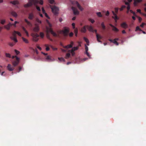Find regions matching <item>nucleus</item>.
<instances>
[{
    "instance_id": "1",
    "label": "nucleus",
    "mask_w": 146,
    "mask_h": 146,
    "mask_svg": "<svg viewBox=\"0 0 146 146\" xmlns=\"http://www.w3.org/2000/svg\"><path fill=\"white\" fill-rule=\"evenodd\" d=\"M48 24L49 25V27H46V32L47 33H50L53 36H56V33L53 31L51 28V27H52V25L51 23H48Z\"/></svg>"
},
{
    "instance_id": "2",
    "label": "nucleus",
    "mask_w": 146,
    "mask_h": 146,
    "mask_svg": "<svg viewBox=\"0 0 146 146\" xmlns=\"http://www.w3.org/2000/svg\"><path fill=\"white\" fill-rule=\"evenodd\" d=\"M52 12L53 13L54 15H57L58 14V12L59 11L58 7H56L55 6H54L53 7H51Z\"/></svg>"
},
{
    "instance_id": "3",
    "label": "nucleus",
    "mask_w": 146,
    "mask_h": 146,
    "mask_svg": "<svg viewBox=\"0 0 146 146\" xmlns=\"http://www.w3.org/2000/svg\"><path fill=\"white\" fill-rule=\"evenodd\" d=\"M31 36L33 38V41L36 42L38 40V37H39V36L37 33L32 34L31 35Z\"/></svg>"
},
{
    "instance_id": "4",
    "label": "nucleus",
    "mask_w": 146,
    "mask_h": 146,
    "mask_svg": "<svg viewBox=\"0 0 146 146\" xmlns=\"http://www.w3.org/2000/svg\"><path fill=\"white\" fill-rule=\"evenodd\" d=\"M46 60L47 62H52L55 60L54 59H52L51 57L49 55H48L46 58Z\"/></svg>"
},
{
    "instance_id": "5",
    "label": "nucleus",
    "mask_w": 146,
    "mask_h": 146,
    "mask_svg": "<svg viewBox=\"0 0 146 146\" xmlns=\"http://www.w3.org/2000/svg\"><path fill=\"white\" fill-rule=\"evenodd\" d=\"M72 9L74 15H76L79 14V11L76 8L74 7H72Z\"/></svg>"
},
{
    "instance_id": "6",
    "label": "nucleus",
    "mask_w": 146,
    "mask_h": 146,
    "mask_svg": "<svg viewBox=\"0 0 146 146\" xmlns=\"http://www.w3.org/2000/svg\"><path fill=\"white\" fill-rule=\"evenodd\" d=\"M69 32V30L67 29H65L62 31L63 34L64 36H66Z\"/></svg>"
},
{
    "instance_id": "7",
    "label": "nucleus",
    "mask_w": 146,
    "mask_h": 146,
    "mask_svg": "<svg viewBox=\"0 0 146 146\" xmlns=\"http://www.w3.org/2000/svg\"><path fill=\"white\" fill-rule=\"evenodd\" d=\"M33 5V4H32V2L29 1L28 3L24 5V7L25 8H27L32 6Z\"/></svg>"
},
{
    "instance_id": "8",
    "label": "nucleus",
    "mask_w": 146,
    "mask_h": 146,
    "mask_svg": "<svg viewBox=\"0 0 146 146\" xmlns=\"http://www.w3.org/2000/svg\"><path fill=\"white\" fill-rule=\"evenodd\" d=\"M34 18V15L33 13H31L29 14L28 18L29 20H32Z\"/></svg>"
},
{
    "instance_id": "9",
    "label": "nucleus",
    "mask_w": 146,
    "mask_h": 146,
    "mask_svg": "<svg viewBox=\"0 0 146 146\" xmlns=\"http://www.w3.org/2000/svg\"><path fill=\"white\" fill-rule=\"evenodd\" d=\"M86 26V27H87V28H88V30L89 31H90V32H92V33H93L94 32V31L93 30V28L91 26H88V25H86L85 26Z\"/></svg>"
},
{
    "instance_id": "10",
    "label": "nucleus",
    "mask_w": 146,
    "mask_h": 146,
    "mask_svg": "<svg viewBox=\"0 0 146 146\" xmlns=\"http://www.w3.org/2000/svg\"><path fill=\"white\" fill-rule=\"evenodd\" d=\"M12 25H13L10 22L7 25L4 26V28H5V29H7V30H9V29H10V27L12 26Z\"/></svg>"
},
{
    "instance_id": "11",
    "label": "nucleus",
    "mask_w": 146,
    "mask_h": 146,
    "mask_svg": "<svg viewBox=\"0 0 146 146\" xmlns=\"http://www.w3.org/2000/svg\"><path fill=\"white\" fill-rule=\"evenodd\" d=\"M121 27L125 29L127 28L128 26L125 22H123L121 23Z\"/></svg>"
},
{
    "instance_id": "12",
    "label": "nucleus",
    "mask_w": 146,
    "mask_h": 146,
    "mask_svg": "<svg viewBox=\"0 0 146 146\" xmlns=\"http://www.w3.org/2000/svg\"><path fill=\"white\" fill-rule=\"evenodd\" d=\"M96 37H97V41H98V42L102 43L101 41L99 39V38H102V36L98 35V33H97V34H96Z\"/></svg>"
},
{
    "instance_id": "13",
    "label": "nucleus",
    "mask_w": 146,
    "mask_h": 146,
    "mask_svg": "<svg viewBox=\"0 0 146 146\" xmlns=\"http://www.w3.org/2000/svg\"><path fill=\"white\" fill-rule=\"evenodd\" d=\"M112 13H113V15L114 16V17L113 16L112 18L114 19L115 21V22H116L117 20L118 19V17L115 14L113 11H112Z\"/></svg>"
},
{
    "instance_id": "14",
    "label": "nucleus",
    "mask_w": 146,
    "mask_h": 146,
    "mask_svg": "<svg viewBox=\"0 0 146 146\" xmlns=\"http://www.w3.org/2000/svg\"><path fill=\"white\" fill-rule=\"evenodd\" d=\"M110 27H111L113 28V31H115V32H118V29L116 28V27H115L113 25L111 24H110Z\"/></svg>"
},
{
    "instance_id": "15",
    "label": "nucleus",
    "mask_w": 146,
    "mask_h": 146,
    "mask_svg": "<svg viewBox=\"0 0 146 146\" xmlns=\"http://www.w3.org/2000/svg\"><path fill=\"white\" fill-rule=\"evenodd\" d=\"M33 31L35 32H38L39 31V26L37 25H36V26L34 27L33 28Z\"/></svg>"
},
{
    "instance_id": "16",
    "label": "nucleus",
    "mask_w": 146,
    "mask_h": 146,
    "mask_svg": "<svg viewBox=\"0 0 146 146\" xmlns=\"http://www.w3.org/2000/svg\"><path fill=\"white\" fill-rule=\"evenodd\" d=\"M10 3L14 5H19V1L17 0H14L13 1H10Z\"/></svg>"
},
{
    "instance_id": "17",
    "label": "nucleus",
    "mask_w": 146,
    "mask_h": 146,
    "mask_svg": "<svg viewBox=\"0 0 146 146\" xmlns=\"http://www.w3.org/2000/svg\"><path fill=\"white\" fill-rule=\"evenodd\" d=\"M19 62V61H14L12 62L13 66V67H15L18 65Z\"/></svg>"
},
{
    "instance_id": "18",
    "label": "nucleus",
    "mask_w": 146,
    "mask_h": 146,
    "mask_svg": "<svg viewBox=\"0 0 146 146\" xmlns=\"http://www.w3.org/2000/svg\"><path fill=\"white\" fill-rule=\"evenodd\" d=\"M7 68L8 70L10 71H13V69L11 67V65L10 64H8Z\"/></svg>"
},
{
    "instance_id": "19",
    "label": "nucleus",
    "mask_w": 146,
    "mask_h": 146,
    "mask_svg": "<svg viewBox=\"0 0 146 146\" xmlns=\"http://www.w3.org/2000/svg\"><path fill=\"white\" fill-rule=\"evenodd\" d=\"M11 15L15 18L17 17L18 16L16 12L14 11H13L11 12Z\"/></svg>"
},
{
    "instance_id": "20",
    "label": "nucleus",
    "mask_w": 146,
    "mask_h": 146,
    "mask_svg": "<svg viewBox=\"0 0 146 146\" xmlns=\"http://www.w3.org/2000/svg\"><path fill=\"white\" fill-rule=\"evenodd\" d=\"M78 47H74L72 48V49H71V50H69L68 51L74 52L78 50Z\"/></svg>"
},
{
    "instance_id": "21",
    "label": "nucleus",
    "mask_w": 146,
    "mask_h": 146,
    "mask_svg": "<svg viewBox=\"0 0 146 146\" xmlns=\"http://www.w3.org/2000/svg\"><path fill=\"white\" fill-rule=\"evenodd\" d=\"M86 27L85 26H84L82 28V29H81V30H80L81 32L84 33H85L86 31Z\"/></svg>"
},
{
    "instance_id": "22",
    "label": "nucleus",
    "mask_w": 146,
    "mask_h": 146,
    "mask_svg": "<svg viewBox=\"0 0 146 146\" xmlns=\"http://www.w3.org/2000/svg\"><path fill=\"white\" fill-rule=\"evenodd\" d=\"M134 1V5L135 6H136L137 5V3H139L141 2L142 0H133Z\"/></svg>"
},
{
    "instance_id": "23",
    "label": "nucleus",
    "mask_w": 146,
    "mask_h": 146,
    "mask_svg": "<svg viewBox=\"0 0 146 146\" xmlns=\"http://www.w3.org/2000/svg\"><path fill=\"white\" fill-rule=\"evenodd\" d=\"M31 1L32 2L33 4H34V5L35 6L37 5V4L39 3V1L38 0H33Z\"/></svg>"
},
{
    "instance_id": "24",
    "label": "nucleus",
    "mask_w": 146,
    "mask_h": 146,
    "mask_svg": "<svg viewBox=\"0 0 146 146\" xmlns=\"http://www.w3.org/2000/svg\"><path fill=\"white\" fill-rule=\"evenodd\" d=\"M72 46H73L71 45H68L65 46H63V47L64 48L68 49L73 48Z\"/></svg>"
},
{
    "instance_id": "25",
    "label": "nucleus",
    "mask_w": 146,
    "mask_h": 146,
    "mask_svg": "<svg viewBox=\"0 0 146 146\" xmlns=\"http://www.w3.org/2000/svg\"><path fill=\"white\" fill-rule=\"evenodd\" d=\"M76 5H77V7H78V8L81 11H82L83 10V9L82 7L80 6L79 3L77 2V3H76Z\"/></svg>"
},
{
    "instance_id": "26",
    "label": "nucleus",
    "mask_w": 146,
    "mask_h": 146,
    "mask_svg": "<svg viewBox=\"0 0 146 146\" xmlns=\"http://www.w3.org/2000/svg\"><path fill=\"white\" fill-rule=\"evenodd\" d=\"M70 57V53H68L66 54V55H65V58L66 59H68V58Z\"/></svg>"
},
{
    "instance_id": "27",
    "label": "nucleus",
    "mask_w": 146,
    "mask_h": 146,
    "mask_svg": "<svg viewBox=\"0 0 146 146\" xmlns=\"http://www.w3.org/2000/svg\"><path fill=\"white\" fill-rule=\"evenodd\" d=\"M10 39H11L12 40H13L14 41H15V42H16L18 41H17V39L15 37H13L12 36H10Z\"/></svg>"
},
{
    "instance_id": "28",
    "label": "nucleus",
    "mask_w": 146,
    "mask_h": 146,
    "mask_svg": "<svg viewBox=\"0 0 146 146\" xmlns=\"http://www.w3.org/2000/svg\"><path fill=\"white\" fill-rule=\"evenodd\" d=\"M58 59L59 60V61H60V62H64V61H65L63 57H61V58L58 57Z\"/></svg>"
},
{
    "instance_id": "29",
    "label": "nucleus",
    "mask_w": 146,
    "mask_h": 146,
    "mask_svg": "<svg viewBox=\"0 0 146 146\" xmlns=\"http://www.w3.org/2000/svg\"><path fill=\"white\" fill-rule=\"evenodd\" d=\"M22 38L23 41H24V42H25V43L27 44L29 43V41H28L27 39L23 37H22Z\"/></svg>"
},
{
    "instance_id": "30",
    "label": "nucleus",
    "mask_w": 146,
    "mask_h": 146,
    "mask_svg": "<svg viewBox=\"0 0 146 146\" xmlns=\"http://www.w3.org/2000/svg\"><path fill=\"white\" fill-rule=\"evenodd\" d=\"M101 27H102V29H103V30H104L105 29L106 26L104 25V22H102V23H101Z\"/></svg>"
},
{
    "instance_id": "31",
    "label": "nucleus",
    "mask_w": 146,
    "mask_h": 146,
    "mask_svg": "<svg viewBox=\"0 0 146 146\" xmlns=\"http://www.w3.org/2000/svg\"><path fill=\"white\" fill-rule=\"evenodd\" d=\"M96 14H97V16L99 17H102V15L101 14V13L100 12L96 13Z\"/></svg>"
},
{
    "instance_id": "32",
    "label": "nucleus",
    "mask_w": 146,
    "mask_h": 146,
    "mask_svg": "<svg viewBox=\"0 0 146 146\" xmlns=\"http://www.w3.org/2000/svg\"><path fill=\"white\" fill-rule=\"evenodd\" d=\"M84 40H85V41L86 42H87V43H88V44L87 45H88V46H89V41L88 39L85 37H84Z\"/></svg>"
},
{
    "instance_id": "33",
    "label": "nucleus",
    "mask_w": 146,
    "mask_h": 146,
    "mask_svg": "<svg viewBox=\"0 0 146 146\" xmlns=\"http://www.w3.org/2000/svg\"><path fill=\"white\" fill-rule=\"evenodd\" d=\"M25 21L27 23L28 25H31V23L27 19H25Z\"/></svg>"
},
{
    "instance_id": "34",
    "label": "nucleus",
    "mask_w": 146,
    "mask_h": 146,
    "mask_svg": "<svg viewBox=\"0 0 146 146\" xmlns=\"http://www.w3.org/2000/svg\"><path fill=\"white\" fill-rule=\"evenodd\" d=\"M5 23V19H3L1 20V23L2 25L4 24Z\"/></svg>"
},
{
    "instance_id": "35",
    "label": "nucleus",
    "mask_w": 146,
    "mask_h": 146,
    "mask_svg": "<svg viewBox=\"0 0 146 146\" xmlns=\"http://www.w3.org/2000/svg\"><path fill=\"white\" fill-rule=\"evenodd\" d=\"M15 33V34H17L19 36H21V34L20 33V32H18V31H14V32H13Z\"/></svg>"
},
{
    "instance_id": "36",
    "label": "nucleus",
    "mask_w": 146,
    "mask_h": 146,
    "mask_svg": "<svg viewBox=\"0 0 146 146\" xmlns=\"http://www.w3.org/2000/svg\"><path fill=\"white\" fill-rule=\"evenodd\" d=\"M5 55H6V57H8L9 58H10L11 55L10 54L8 53H5Z\"/></svg>"
},
{
    "instance_id": "37",
    "label": "nucleus",
    "mask_w": 146,
    "mask_h": 146,
    "mask_svg": "<svg viewBox=\"0 0 146 146\" xmlns=\"http://www.w3.org/2000/svg\"><path fill=\"white\" fill-rule=\"evenodd\" d=\"M85 54L87 55V56L89 57V58H91L90 57V54H89L88 52H85Z\"/></svg>"
},
{
    "instance_id": "38",
    "label": "nucleus",
    "mask_w": 146,
    "mask_h": 146,
    "mask_svg": "<svg viewBox=\"0 0 146 146\" xmlns=\"http://www.w3.org/2000/svg\"><path fill=\"white\" fill-rule=\"evenodd\" d=\"M40 36L42 38H43L44 36V33L42 32H40Z\"/></svg>"
},
{
    "instance_id": "39",
    "label": "nucleus",
    "mask_w": 146,
    "mask_h": 146,
    "mask_svg": "<svg viewBox=\"0 0 146 146\" xmlns=\"http://www.w3.org/2000/svg\"><path fill=\"white\" fill-rule=\"evenodd\" d=\"M46 37H47V38L48 39L52 41V39L50 38V36L48 34H47V35H46Z\"/></svg>"
},
{
    "instance_id": "40",
    "label": "nucleus",
    "mask_w": 146,
    "mask_h": 146,
    "mask_svg": "<svg viewBox=\"0 0 146 146\" xmlns=\"http://www.w3.org/2000/svg\"><path fill=\"white\" fill-rule=\"evenodd\" d=\"M36 21L37 23H39V24H41V21H40L38 18H36Z\"/></svg>"
},
{
    "instance_id": "41",
    "label": "nucleus",
    "mask_w": 146,
    "mask_h": 146,
    "mask_svg": "<svg viewBox=\"0 0 146 146\" xmlns=\"http://www.w3.org/2000/svg\"><path fill=\"white\" fill-rule=\"evenodd\" d=\"M74 33H75V36H77V32H78V31H77V29H74Z\"/></svg>"
},
{
    "instance_id": "42",
    "label": "nucleus",
    "mask_w": 146,
    "mask_h": 146,
    "mask_svg": "<svg viewBox=\"0 0 146 146\" xmlns=\"http://www.w3.org/2000/svg\"><path fill=\"white\" fill-rule=\"evenodd\" d=\"M125 7H126L125 6L122 5V7H121V8H120V9H119V10H120V11H122L123 10V9H124V8H125Z\"/></svg>"
},
{
    "instance_id": "43",
    "label": "nucleus",
    "mask_w": 146,
    "mask_h": 146,
    "mask_svg": "<svg viewBox=\"0 0 146 146\" xmlns=\"http://www.w3.org/2000/svg\"><path fill=\"white\" fill-rule=\"evenodd\" d=\"M89 21H90L91 22V23H94L95 22L94 20H93V19H89Z\"/></svg>"
},
{
    "instance_id": "44",
    "label": "nucleus",
    "mask_w": 146,
    "mask_h": 146,
    "mask_svg": "<svg viewBox=\"0 0 146 146\" xmlns=\"http://www.w3.org/2000/svg\"><path fill=\"white\" fill-rule=\"evenodd\" d=\"M85 52H88V47L85 44Z\"/></svg>"
},
{
    "instance_id": "45",
    "label": "nucleus",
    "mask_w": 146,
    "mask_h": 146,
    "mask_svg": "<svg viewBox=\"0 0 146 146\" xmlns=\"http://www.w3.org/2000/svg\"><path fill=\"white\" fill-rule=\"evenodd\" d=\"M48 1H49V3L51 4L54 3V0H48Z\"/></svg>"
},
{
    "instance_id": "46",
    "label": "nucleus",
    "mask_w": 146,
    "mask_h": 146,
    "mask_svg": "<svg viewBox=\"0 0 146 146\" xmlns=\"http://www.w3.org/2000/svg\"><path fill=\"white\" fill-rule=\"evenodd\" d=\"M114 44L116 45V46H118V42H116V41H114L113 42Z\"/></svg>"
},
{
    "instance_id": "47",
    "label": "nucleus",
    "mask_w": 146,
    "mask_h": 146,
    "mask_svg": "<svg viewBox=\"0 0 146 146\" xmlns=\"http://www.w3.org/2000/svg\"><path fill=\"white\" fill-rule=\"evenodd\" d=\"M36 8L37 10L39 11H40V8L38 6H36Z\"/></svg>"
},
{
    "instance_id": "48",
    "label": "nucleus",
    "mask_w": 146,
    "mask_h": 146,
    "mask_svg": "<svg viewBox=\"0 0 146 146\" xmlns=\"http://www.w3.org/2000/svg\"><path fill=\"white\" fill-rule=\"evenodd\" d=\"M109 15H110V13H109V11H107L106 13V16H108Z\"/></svg>"
},
{
    "instance_id": "49",
    "label": "nucleus",
    "mask_w": 146,
    "mask_h": 146,
    "mask_svg": "<svg viewBox=\"0 0 146 146\" xmlns=\"http://www.w3.org/2000/svg\"><path fill=\"white\" fill-rule=\"evenodd\" d=\"M15 52L17 55L19 53V52L16 50H15Z\"/></svg>"
},
{
    "instance_id": "50",
    "label": "nucleus",
    "mask_w": 146,
    "mask_h": 146,
    "mask_svg": "<svg viewBox=\"0 0 146 146\" xmlns=\"http://www.w3.org/2000/svg\"><path fill=\"white\" fill-rule=\"evenodd\" d=\"M43 14H44V15H45V16H46V17H47L48 19H50L49 17L46 13H44Z\"/></svg>"
},
{
    "instance_id": "51",
    "label": "nucleus",
    "mask_w": 146,
    "mask_h": 146,
    "mask_svg": "<svg viewBox=\"0 0 146 146\" xmlns=\"http://www.w3.org/2000/svg\"><path fill=\"white\" fill-rule=\"evenodd\" d=\"M130 3V2H126L125 1V5H127V6H130L129 5V3Z\"/></svg>"
},
{
    "instance_id": "52",
    "label": "nucleus",
    "mask_w": 146,
    "mask_h": 146,
    "mask_svg": "<svg viewBox=\"0 0 146 146\" xmlns=\"http://www.w3.org/2000/svg\"><path fill=\"white\" fill-rule=\"evenodd\" d=\"M118 8L115 7V12L116 13H117L118 11Z\"/></svg>"
},
{
    "instance_id": "53",
    "label": "nucleus",
    "mask_w": 146,
    "mask_h": 146,
    "mask_svg": "<svg viewBox=\"0 0 146 146\" xmlns=\"http://www.w3.org/2000/svg\"><path fill=\"white\" fill-rule=\"evenodd\" d=\"M69 52H70L71 53H72V56H74L75 55V53L74 52H72V51H68Z\"/></svg>"
},
{
    "instance_id": "54",
    "label": "nucleus",
    "mask_w": 146,
    "mask_h": 146,
    "mask_svg": "<svg viewBox=\"0 0 146 146\" xmlns=\"http://www.w3.org/2000/svg\"><path fill=\"white\" fill-rule=\"evenodd\" d=\"M9 45H10V46H13L14 44L13 43L10 42V43H9Z\"/></svg>"
},
{
    "instance_id": "55",
    "label": "nucleus",
    "mask_w": 146,
    "mask_h": 146,
    "mask_svg": "<svg viewBox=\"0 0 146 146\" xmlns=\"http://www.w3.org/2000/svg\"><path fill=\"white\" fill-rule=\"evenodd\" d=\"M17 23H19V22H17V21H15V22H14V24H12V25H13V26H14V27H15V26H16V24Z\"/></svg>"
},
{
    "instance_id": "56",
    "label": "nucleus",
    "mask_w": 146,
    "mask_h": 146,
    "mask_svg": "<svg viewBox=\"0 0 146 146\" xmlns=\"http://www.w3.org/2000/svg\"><path fill=\"white\" fill-rule=\"evenodd\" d=\"M45 46H46V50L47 51H48L49 50V48L48 47L46 46V45H45Z\"/></svg>"
},
{
    "instance_id": "57",
    "label": "nucleus",
    "mask_w": 146,
    "mask_h": 146,
    "mask_svg": "<svg viewBox=\"0 0 146 146\" xmlns=\"http://www.w3.org/2000/svg\"><path fill=\"white\" fill-rule=\"evenodd\" d=\"M145 25V23H141V25H140L141 27L142 28H143V26H144V25Z\"/></svg>"
},
{
    "instance_id": "58",
    "label": "nucleus",
    "mask_w": 146,
    "mask_h": 146,
    "mask_svg": "<svg viewBox=\"0 0 146 146\" xmlns=\"http://www.w3.org/2000/svg\"><path fill=\"white\" fill-rule=\"evenodd\" d=\"M42 12L43 13H45V11L43 7L42 8Z\"/></svg>"
},
{
    "instance_id": "59",
    "label": "nucleus",
    "mask_w": 146,
    "mask_h": 146,
    "mask_svg": "<svg viewBox=\"0 0 146 146\" xmlns=\"http://www.w3.org/2000/svg\"><path fill=\"white\" fill-rule=\"evenodd\" d=\"M51 47L52 48V50H57V48H54L52 46H51Z\"/></svg>"
},
{
    "instance_id": "60",
    "label": "nucleus",
    "mask_w": 146,
    "mask_h": 146,
    "mask_svg": "<svg viewBox=\"0 0 146 146\" xmlns=\"http://www.w3.org/2000/svg\"><path fill=\"white\" fill-rule=\"evenodd\" d=\"M140 29H140V28H139V27L137 26V27H136V29H135V31H138V30Z\"/></svg>"
},
{
    "instance_id": "61",
    "label": "nucleus",
    "mask_w": 146,
    "mask_h": 146,
    "mask_svg": "<svg viewBox=\"0 0 146 146\" xmlns=\"http://www.w3.org/2000/svg\"><path fill=\"white\" fill-rule=\"evenodd\" d=\"M16 58L17 60L16 61H19V58L17 56H16Z\"/></svg>"
},
{
    "instance_id": "62",
    "label": "nucleus",
    "mask_w": 146,
    "mask_h": 146,
    "mask_svg": "<svg viewBox=\"0 0 146 146\" xmlns=\"http://www.w3.org/2000/svg\"><path fill=\"white\" fill-rule=\"evenodd\" d=\"M73 34H74L72 32H71L69 34V36L70 37H72L73 36Z\"/></svg>"
},
{
    "instance_id": "63",
    "label": "nucleus",
    "mask_w": 146,
    "mask_h": 146,
    "mask_svg": "<svg viewBox=\"0 0 146 146\" xmlns=\"http://www.w3.org/2000/svg\"><path fill=\"white\" fill-rule=\"evenodd\" d=\"M130 5H128L127 7V9L128 11L130 10Z\"/></svg>"
},
{
    "instance_id": "64",
    "label": "nucleus",
    "mask_w": 146,
    "mask_h": 146,
    "mask_svg": "<svg viewBox=\"0 0 146 146\" xmlns=\"http://www.w3.org/2000/svg\"><path fill=\"white\" fill-rule=\"evenodd\" d=\"M39 3H40V5H43V2L42 0H40V2H39Z\"/></svg>"
}]
</instances>
